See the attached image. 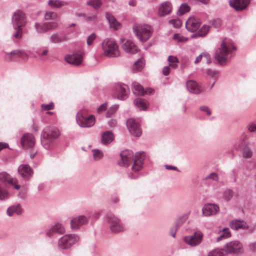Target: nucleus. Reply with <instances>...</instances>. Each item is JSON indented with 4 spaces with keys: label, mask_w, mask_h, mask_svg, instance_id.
<instances>
[{
    "label": "nucleus",
    "mask_w": 256,
    "mask_h": 256,
    "mask_svg": "<svg viewBox=\"0 0 256 256\" xmlns=\"http://www.w3.org/2000/svg\"><path fill=\"white\" fill-rule=\"evenodd\" d=\"M120 156L121 160L118 162V164L120 166H128L134 160L132 172L128 174V177L131 179L138 178L139 176L136 172L142 168L143 162L145 158L144 152L136 153L134 159L133 152L129 150L122 151Z\"/></svg>",
    "instance_id": "f257e3e1"
},
{
    "label": "nucleus",
    "mask_w": 256,
    "mask_h": 256,
    "mask_svg": "<svg viewBox=\"0 0 256 256\" xmlns=\"http://www.w3.org/2000/svg\"><path fill=\"white\" fill-rule=\"evenodd\" d=\"M236 49L232 40L226 38L222 40L220 46L216 50L214 60L218 64L224 66L234 56Z\"/></svg>",
    "instance_id": "f03ea898"
},
{
    "label": "nucleus",
    "mask_w": 256,
    "mask_h": 256,
    "mask_svg": "<svg viewBox=\"0 0 256 256\" xmlns=\"http://www.w3.org/2000/svg\"><path fill=\"white\" fill-rule=\"evenodd\" d=\"M60 135L58 129H51L48 127L45 128L42 131L40 136L41 144L46 150L50 149L53 146L54 140Z\"/></svg>",
    "instance_id": "7ed1b4c3"
},
{
    "label": "nucleus",
    "mask_w": 256,
    "mask_h": 256,
    "mask_svg": "<svg viewBox=\"0 0 256 256\" xmlns=\"http://www.w3.org/2000/svg\"><path fill=\"white\" fill-rule=\"evenodd\" d=\"M102 49L104 56L109 58H116L120 55L118 46L111 38H106L102 44Z\"/></svg>",
    "instance_id": "20e7f679"
},
{
    "label": "nucleus",
    "mask_w": 256,
    "mask_h": 256,
    "mask_svg": "<svg viewBox=\"0 0 256 256\" xmlns=\"http://www.w3.org/2000/svg\"><path fill=\"white\" fill-rule=\"evenodd\" d=\"M105 220L112 233L118 234L124 230V225L120 220L113 214L108 213L105 216Z\"/></svg>",
    "instance_id": "39448f33"
},
{
    "label": "nucleus",
    "mask_w": 256,
    "mask_h": 256,
    "mask_svg": "<svg viewBox=\"0 0 256 256\" xmlns=\"http://www.w3.org/2000/svg\"><path fill=\"white\" fill-rule=\"evenodd\" d=\"M80 236L76 234H66L58 241V247L60 250H68L80 240Z\"/></svg>",
    "instance_id": "423d86ee"
},
{
    "label": "nucleus",
    "mask_w": 256,
    "mask_h": 256,
    "mask_svg": "<svg viewBox=\"0 0 256 256\" xmlns=\"http://www.w3.org/2000/svg\"><path fill=\"white\" fill-rule=\"evenodd\" d=\"M133 31L138 38L142 42H146L151 36V27L147 24H136L133 26Z\"/></svg>",
    "instance_id": "0eeeda50"
},
{
    "label": "nucleus",
    "mask_w": 256,
    "mask_h": 256,
    "mask_svg": "<svg viewBox=\"0 0 256 256\" xmlns=\"http://www.w3.org/2000/svg\"><path fill=\"white\" fill-rule=\"evenodd\" d=\"M76 121L80 127L90 128L94 124L95 118L93 115L87 116L86 112L80 110L76 116Z\"/></svg>",
    "instance_id": "6e6552de"
},
{
    "label": "nucleus",
    "mask_w": 256,
    "mask_h": 256,
    "mask_svg": "<svg viewBox=\"0 0 256 256\" xmlns=\"http://www.w3.org/2000/svg\"><path fill=\"white\" fill-rule=\"evenodd\" d=\"M224 250L228 254H239L242 252V246L240 242L234 240L227 243L224 246Z\"/></svg>",
    "instance_id": "1a4fd4ad"
},
{
    "label": "nucleus",
    "mask_w": 256,
    "mask_h": 256,
    "mask_svg": "<svg viewBox=\"0 0 256 256\" xmlns=\"http://www.w3.org/2000/svg\"><path fill=\"white\" fill-rule=\"evenodd\" d=\"M19 175L25 180H30L32 176L34 171L28 164H22L18 168Z\"/></svg>",
    "instance_id": "9d476101"
},
{
    "label": "nucleus",
    "mask_w": 256,
    "mask_h": 256,
    "mask_svg": "<svg viewBox=\"0 0 256 256\" xmlns=\"http://www.w3.org/2000/svg\"><path fill=\"white\" fill-rule=\"evenodd\" d=\"M203 234L200 231L195 232L192 235L186 236L184 238V241L191 246L198 245L202 240Z\"/></svg>",
    "instance_id": "9b49d317"
},
{
    "label": "nucleus",
    "mask_w": 256,
    "mask_h": 256,
    "mask_svg": "<svg viewBox=\"0 0 256 256\" xmlns=\"http://www.w3.org/2000/svg\"><path fill=\"white\" fill-rule=\"evenodd\" d=\"M127 127L130 133L135 136H140L142 134V130L140 127V124L134 118H129L126 122Z\"/></svg>",
    "instance_id": "f8f14e48"
},
{
    "label": "nucleus",
    "mask_w": 256,
    "mask_h": 256,
    "mask_svg": "<svg viewBox=\"0 0 256 256\" xmlns=\"http://www.w3.org/2000/svg\"><path fill=\"white\" fill-rule=\"evenodd\" d=\"M88 218L84 215H80L72 218L70 220V228L72 230H78L80 226L88 222Z\"/></svg>",
    "instance_id": "ddd939ff"
},
{
    "label": "nucleus",
    "mask_w": 256,
    "mask_h": 256,
    "mask_svg": "<svg viewBox=\"0 0 256 256\" xmlns=\"http://www.w3.org/2000/svg\"><path fill=\"white\" fill-rule=\"evenodd\" d=\"M12 26H23L26 24L25 14L20 10L14 12L12 17Z\"/></svg>",
    "instance_id": "4468645a"
},
{
    "label": "nucleus",
    "mask_w": 256,
    "mask_h": 256,
    "mask_svg": "<svg viewBox=\"0 0 256 256\" xmlns=\"http://www.w3.org/2000/svg\"><path fill=\"white\" fill-rule=\"evenodd\" d=\"M117 97L120 100H124L128 98L130 93L128 86L126 84H118L116 86Z\"/></svg>",
    "instance_id": "2eb2a0df"
},
{
    "label": "nucleus",
    "mask_w": 256,
    "mask_h": 256,
    "mask_svg": "<svg viewBox=\"0 0 256 256\" xmlns=\"http://www.w3.org/2000/svg\"><path fill=\"white\" fill-rule=\"evenodd\" d=\"M64 232L65 228L64 226L58 222L48 228L46 231V236H52L56 234H62Z\"/></svg>",
    "instance_id": "dca6fc26"
},
{
    "label": "nucleus",
    "mask_w": 256,
    "mask_h": 256,
    "mask_svg": "<svg viewBox=\"0 0 256 256\" xmlns=\"http://www.w3.org/2000/svg\"><path fill=\"white\" fill-rule=\"evenodd\" d=\"M200 24V19L195 17H190L186 22V27L188 30L194 32L199 28Z\"/></svg>",
    "instance_id": "f3484780"
},
{
    "label": "nucleus",
    "mask_w": 256,
    "mask_h": 256,
    "mask_svg": "<svg viewBox=\"0 0 256 256\" xmlns=\"http://www.w3.org/2000/svg\"><path fill=\"white\" fill-rule=\"evenodd\" d=\"M219 207L216 204H206L202 209V214L206 216L216 214L219 211Z\"/></svg>",
    "instance_id": "a211bd4d"
},
{
    "label": "nucleus",
    "mask_w": 256,
    "mask_h": 256,
    "mask_svg": "<svg viewBox=\"0 0 256 256\" xmlns=\"http://www.w3.org/2000/svg\"><path fill=\"white\" fill-rule=\"evenodd\" d=\"M250 2V0H230V5L236 11L245 9Z\"/></svg>",
    "instance_id": "6ab92c4d"
},
{
    "label": "nucleus",
    "mask_w": 256,
    "mask_h": 256,
    "mask_svg": "<svg viewBox=\"0 0 256 256\" xmlns=\"http://www.w3.org/2000/svg\"><path fill=\"white\" fill-rule=\"evenodd\" d=\"M0 180L3 182H8V184L14 186L16 190H19L20 188V186L17 184V179L12 178L6 172L0 173Z\"/></svg>",
    "instance_id": "aec40b11"
},
{
    "label": "nucleus",
    "mask_w": 256,
    "mask_h": 256,
    "mask_svg": "<svg viewBox=\"0 0 256 256\" xmlns=\"http://www.w3.org/2000/svg\"><path fill=\"white\" fill-rule=\"evenodd\" d=\"M20 143L24 148H32L35 144L34 136L30 134H26L21 138Z\"/></svg>",
    "instance_id": "412c9836"
},
{
    "label": "nucleus",
    "mask_w": 256,
    "mask_h": 256,
    "mask_svg": "<svg viewBox=\"0 0 256 256\" xmlns=\"http://www.w3.org/2000/svg\"><path fill=\"white\" fill-rule=\"evenodd\" d=\"M172 4L168 1L162 2L159 6L158 14L160 16L168 14L172 11Z\"/></svg>",
    "instance_id": "4be33fe9"
},
{
    "label": "nucleus",
    "mask_w": 256,
    "mask_h": 256,
    "mask_svg": "<svg viewBox=\"0 0 256 256\" xmlns=\"http://www.w3.org/2000/svg\"><path fill=\"white\" fill-rule=\"evenodd\" d=\"M230 226L232 229L234 230H237L238 229L247 230L248 228L246 222L240 219L232 220L230 222Z\"/></svg>",
    "instance_id": "5701e85b"
},
{
    "label": "nucleus",
    "mask_w": 256,
    "mask_h": 256,
    "mask_svg": "<svg viewBox=\"0 0 256 256\" xmlns=\"http://www.w3.org/2000/svg\"><path fill=\"white\" fill-rule=\"evenodd\" d=\"M186 86L188 91L192 94H198L202 92L200 86L194 80H188L186 82Z\"/></svg>",
    "instance_id": "b1692460"
},
{
    "label": "nucleus",
    "mask_w": 256,
    "mask_h": 256,
    "mask_svg": "<svg viewBox=\"0 0 256 256\" xmlns=\"http://www.w3.org/2000/svg\"><path fill=\"white\" fill-rule=\"evenodd\" d=\"M66 62L74 65L80 64L82 60V56L80 54H73L65 58Z\"/></svg>",
    "instance_id": "393cba45"
},
{
    "label": "nucleus",
    "mask_w": 256,
    "mask_h": 256,
    "mask_svg": "<svg viewBox=\"0 0 256 256\" xmlns=\"http://www.w3.org/2000/svg\"><path fill=\"white\" fill-rule=\"evenodd\" d=\"M123 50L126 52L135 54L138 52V48L135 44L130 40H126L122 45Z\"/></svg>",
    "instance_id": "a878e982"
},
{
    "label": "nucleus",
    "mask_w": 256,
    "mask_h": 256,
    "mask_svg": "<svg viewBox=\"0 0 256 256\" xmlns=\"http://www.w3.org/2000/svg\"><path fill=\"white\" fill-rule=\"evenodd\" d=\"M67 40L66 36L58 33H54L50 37V42L52 44H59Z\"/></svg>",
    "instance_id": "bb28decb"
},
{
    "label": "nucleus",
    "mask_w": 256,
    "mask_h": 256,
    "mask_svg": "<svg viewBox=\"0 0 256 256\" xmlns=\"http://www.w3.org/2000/svg\"><path fill=\"white\" fill-rule=\"evenodd\" d=\"M114 140V136L110 131H106L102 134L101 141L103 144L106 145L110 143Z\"/></svg>",
    "instance_id": "cd10ccee"
},
{
    "label": "nucleus",
    "mask_w": 256,
    "mask_h": 256,
    "mask_svg": "<svg viewBox=\"0 0 256 256\" xmlns=\"http://www.w3.org/2000/svg\"><path fill=\"white\" fill-rule=\"evenodd\" d=\"M106 17L111 28H113L115 30L118 29L120 26V24L112 15L108 12H106Z\"/></svg>",
    "instance_id": "c85d7f7f"
},
{
    "label": "nucleus",
    "mask_w": 256,
    "mask_h": 256,
    "mask_svg": "<svg viewBox=\"0 0 256 256\" xmlns=\"http://www.w3.org/2000/svg\"><path fill=\"white\" fill-rule=\"evenodd\" d=\"M7 214L8 216H12L14 213L19 215L22 214V208L20 204L12 206L9 207L6 210Z\"/></svg>",
    "instance_id": "c756f323"
},
{
    "label": "nucleus",
    "mask_w": 256,
    "mask_h": 256,
    "mask_svg": "<svg viewBox=\"0 0 256 256\" xmlns=\"http://www.w3.org/2000/svg\"><path fill=\"white\" fill-rule=\"evenodd\" d=\"M134 103L140 110H144L148 107L147 102L140 98L135 99L134 101Z\"/></svg>",
    "instance_id": "7c9ffc66"
},
{
    "label": "nucleus",
    "mask_w": 256,
    "mask_h": 256,
    "mask_svg": "<svg viewBox=\"0 0 256 256\" xmlns=\"http://www.w3.org/2000/svg\"><path fill=\"white\" fill-rule=\"evenodd\" d=\"M132 86L134 94L140 96L144 95V88L140 84L136 82H134Z\"/></svg>",
    "instance_id": "2f4dec72"
},
{
    "label": "nucleus",
    "mask_w": 256,
    "mask_h": 256,
    "mask_svg": "<svg viewBox=\"0 0 256 256\" xmlns=\"http://www.w3.org/2000/svg\"><path fill=\"white\" fill-rule=\"evenodd\" d=\"M48 4L53 8H59L68 4L66 2L60 0H49Z\"/></svg>",
    "instance_id": "473e14b6"
},
{
    "label": "nucleus",
    "mask_w": 256,
    "mask_h": 256,
    "mask_svg": "<svg viewBox=\"0 0 256 256\" xmlns=\"http://www.w3.org/2000/svg\"><path fill=\"white\" fill-rule=\"evenodd\" d=\"M144 65V60L142 58H140L134 64L132 70L134 72L140 71L142 69Z\"/></svg>",
    "instance_id": "72a5a7b5"
},
{
    "label": "nucleus",
    "mask_w": 256,
    "mask_h": 256,
    "mask_svg": "<svg viewBox=\"0 0 256 256\" xmlns=\"http://www.w3.org/2000/svg\"><path fill=\"white\" fill-rule=\"evenodd\" d=\"M230 236L231 234L228 229V228H224L220 232V236L217 238V241L219 242L222 239L230 238Z\"/></svg>",
    "instance_id": "f704fd0d"
},
{
    "label": "nucleus",
    "mask_w": 256,
    "mask_h": 256,
    "mask_svg": "<svg viewBox=\"0 0 256 256\" xmlns=\"http://www.w3.org/2000/svg\"><path fill=\"white\" fill-rule=\"evenodd\" d=\"M34 28L38 34H42L48 31L46 22L42 24L36 22L34 24Z\"/></svg>",
    "instance_id": "c9c22d12"
},
{
    "label": "nucleus",
    "mask_w": 256,
    "mask_h": 256,
    "mask_svg": "<svg viewBox=\"0 0 256 256\" xmlns=\"http://www.w3.org/2000/svg\"><path fill=\"white\" fill-rule=\"evenodd\" d=\"M190 10V6L186 3L182 4L177 12L178 15H182Z\"/></svg>",
    "instance_id": "e433bc0d"
},
{
    "label": "nucleus",
    "mask_w": 256,
    "mask_h": 256,
    "mask_svg": "<svg viewBox=\"0 0 256 256\" xmlns=\"http://www.w3.org/2000/svg\"><path fill=\"white\" fill-rule=\"evenodd\" d=\"M22 26H18V27L13 26L14 29L15 30L14 32L12 34V38L16 39H20L22 35Z\"/></svg>",
    "instance_id": "4c0bfd02"
},
{
    "label": "nucleus",
    "mask_w": 256,
    "mask_h": 256,
    "mask_svg": "<svg viewBox=\"0 0 256 256\" xmlns=\"http://www.w3.org/2000/svg\"><path fill=\"white\" fill-rule=\"evenodd\" d=\"M210 30V27L206 25H204L199 31L197 32L196 36L200 37L205 36L208 33Z\"/></svg>",
    "instance_id": "58836bf2"
},
{
    "label": "nucleus",
    "mask_w": 256,
    "mask_h": 256,
    "mask_svg": "<svg viewBox=\"0 0 256 256\" xmlns=\"http://www.w3.org/2000/svg\"><path fill=\"white\" fill-rule=\"evenodd\" d=\"M168 60L170 62L169 66H170V67L175 68L178 66V60L176 57L172 56H168Z\"/></svg>",
    "instance_id": "ea45409f"
},
{
    "label": "nucleus",
    "mask_w": 256,
    "mask_h": 256,
    "mask_svg": "<svg viewBox=\"0 0 256 256\" xmlns=\"http://www.w3.org/2000/svg\"><path fill=\"white\" fill-rule=\"evenodd\" d=\"M10 194L7 190L4 189L0 184V200H2L9 198Z\"/></svg>",
    "instance_id": "a19ab883"
},
{
    "label": "nucleus",
    "mask_w": 256,
    "mask_h": 256,
    "mask_svg": "<svg viewBox=\"0 0 256 256\" xmlns=\"http://www.w3.org/2000/svg\"><path fill=\"white\" fill-rule=\"evenodd\" d=\"M224 250L222 249L216 248L208 254V256H225Z\"/></svg>",
    "instance_id": "79ce46f5"
},
{
    "label": "nucleus",
    "mask_w": 256,
    "mask_h": 256,
    "mask_svg": "<svg viewBox=\"0 0 256 256\" xmlns=\"http://www.w3.org/2000/svg\"><path fill=\"white\" fill-rule=\"evenodd\" d=\"M188 214H184L177 220L176 222V226H175L177 228H178L180 226L182 225V224L184 222L188 219Z\"/></svg>",
    "instance_id": "37998d69"
},
{
    "label": "nucleus",
    "mask_w": 256,
    "mask_h": 256,
    "mask_svg": "<svg viewBox=\"0 0 256 256\" xmlns=\"http://www.w3.org/2000/svg\"><path fill=\"white\" fill-rule=\"evenodd\" d=\"M87 4L95 9H98L101 6L102 2L100 0H90L88 2Z\"/></svg>",
    "instance_id": "c03bdc74"
},
{
    "label": "nucleus",
    "mask_w": 256,
    "mask_h": 256,
    "mask_svg": "<svg viewBox=\"0 0 256 256\" xmlns=\"http://www.w3.org/2000/svg\"><path fill=\"white\" fill-rule=\"evenodd\" d=\"M57 17V14L54 12L48 11L44 15V18L46 20H54Z\"/></svg>",
    "instance_id": "a18cd8bd"
},
{
    "label": "nucleus",
    "mask_w": 256,
    "mask_h": 256,
    "mask_svg": "<svg viewBox=\"0 0 256 256\" xmlns=\"http://www.w3.org/2000/svg\"><path fill=\"white\" fill-rule=\"evenodd\" d=\"M6 58L12 60L16 56H18V50H12L10 52H4Z\"/></svg>",
    "instance_id": "49530a36"
},
{
    "label": "nucleus",
    "mask_w": 256,
    "mask_h": 256,
    "mask_svg": "<svg viewBox=\"0 0 256 256\" xmlns=\"http://www.w3.org/2000/svg\"><path fill=\"white\" fill-rule=\"evenodd\" d=\"M233 196V192L231 190H227L223 193V198L226 201H229Z\"/></svg>",
    "instance_id": "de8ad7c7"
},
{
    "label": "nucleus",
    "mask_w": 256,
    "mask_h": 256,
    "mask_svg": "<svg viewBox=\"0 0 256 256\" xmlns=\"http://www.w3.org/2000/svg\"><path fill=\"white\" fill-rule=\"evenodd\" d=\"M118 108V105H113L108 110L106 113V116L108 118H110L112 114L116 111Z\"/></svg>",
    "instance_id": "09e8293b"
},
{
    "label": "nucleus",
    "mask_w": 256,
    "mask_h": 256,
    "mask_svg": "<svg viewBox=\"0 0 256 256\" xmlns=\"http://www.w3.org/2000/svg\"><path fill=\"white\" fill-rule=\"evenodd\" d=\"M206 74L208 76L213 78H216L218 77L219 72L217 70H212L211 69H208L206 70Z\"/></svg>",
    "instance_id": "8fccbe9b"
},
{
    "label": "nucleus",
    "mask_w": 256,
    "mask_h": 256,
    "mask_svg": "<svg viewBox=\"0 0 256 256\" xmlns=\"http://www.w3.org/2000/svg\"><path fill=\"white\" fill-rule=\"evenodd\" d=\"M92 154L94 159L95 160H99L103 156L102 152L98 150H93Z\"/></svg>",
    "instance_id": "3c124183"
},
{
    "label": "nucleus",
    "mask_w": 256,
    "mask_h": 256,
    "mask_svg": "<svg viewBox=\"0 0 256 256\" xmlns=\"http://www.w3.org/2000/svg\"><path fill=\"white\" fill-rule=\"evenodd\" d=\"M168 23L176 28H179L182 24L181 20L179 18L171 20L168 22Z\"/></svg>",
    "instance_id": "603ef678"
},
{
    "label": "nucleus",
    "mask_w": 256,
    "mask_h": 256,
    "mask_svg": "<svg viewBox=\"0 0 256 256\" xmlns=\"http://www.w3.org/2000/svg\"><path fill=\"white\" fill-rule=\"evenodd\" d=\"M173 39L178 42H184L186 41L188 38H185L179 34H176L174 35Z\"/></svg>",
    "instance_id": "864d4df0"
},
{
    "label": "nucleus",
    "mask_w": 256,
    "mask_h": 256,
    "mask_svg": "<svg viewBox=\"0 0 256 256\" xmlns=\"http://www.w3.org/2000/svg\"><path fill=\"white\" fill-rule=\"evenodd\" d=\"M47 30H54L58 27V24L56 22H46Z\"/></svg>",
    "instance_id": "5fc2aeb1"
},
{
    "label": "nucleus",
    "mask_w": 256,
    "mask_h": 256,
    "mask_svg": "<svg viewBox=\"0 0 256 256\" xmlns=\"http://www.w3.org/2000/svg\"><path fill=\"white\" fill-rule=\"evenodd\" d=\"M206 180H212L214 181H218V176L216 173L212 172L206 177Z\"/></svg>",
    "instance_id": "6e6d98bb"
},
{
    "label": "nucleus",
    "mask_w": 256,
    "mask_h": 256,
    "mask_svg": "<svg viewBox=\"0 0 256 256\" xmlns=\"http://www.w3.org/2000/svg\"><path fill=\"white\" fill-rule=\"evenodd\" d=\"M42 110H51L54 108V104L52 102H50L48 104H42L41 106Z\"/></svg>",
    "instance_id": "4d7b16f0"
},
{
    "label": "nucleus",
    "mask_w": 256,
    "mask_h": 256,
    "mask_svg": "<svg viewBox=\"0 0 256 256\" xmlns=\"http://www.w3.org/2000/svg\"><path fill=\"white\" fill-rule=\"evenodd\" d=\"M43 50L41 53L36 52L37 54L40 56V59L41 60H44V56L48 55V50L47 48H43Z\"/></svg>",
    "instance_id": "13d9d810"
},
{
    "label": "nucleus",
    "mask_w": 256,
    "mask_h": 256,
    "mask_svg": "<svg viewBox=\"0 0 256 256\" xmlns=\"http://www.w3.org/2000/svg\"><path fill=\"white\" fill-rule=\"evenodd\" d=\"M247 128L250 132H256V124L253 123L249 124L247 126Z\"/></svg>",
    "instance_id": "bf43d9fd"
},
{
    "label": "nucleus",
    "mask_w": 256,
    "mask_h": 256,
    "mask_svg": "<svg viewBox=\"0 0 256 256\" xmlns=\"http://www.w3.org/2000/svg\"><path fill=\"white\" fill-rule=\"evenodd\" d=\"M96 38V36L94 34H91L87 38L86 42L88 45H91L93 41Z\"/></svg>",
    "instance_id": "052dcab7"
},
{
    "label": "nucleus",
    "mask_w": 256,
    "mask_h": 256,
    "mask_svg": "<svg viewBox=\"0 0 256 256\" xmlns=\"http://www.w3.org/2000/svg\"><path fill=\"white\" fill-rule=\"evenodd\" d=\"M200 110L206 113L208 116H210L211 114V111L209 108L206 106H202L200 108Z\"/></svg>",
    "instance_id": "680f3d73"
},
{
    "label": "nucleus",
    "mask_w": 256,
    "mask_h": 256,
    "mask_svg": "<svg viewBox=\"0 0 256 256\" xmlns=\"http://www.w3.org/2000/svg\"><path fill=\"white\" fill-rule=\"evenodd\" d=\"M18 56L28 58L29 56L24 50H18Z\"/></svg>",
    "instance_id": "e2e57ef3"
},
{
    "label": "nucleus",
    "mask_w": 256,
    "mask_h": 256,
    "mask_svg": "<svg viewBox=\"0 0 256 256\" xmlns=\"http://www.w3.org/2000/svg\"><path fill=\"white\" fill-rule=\"evenodd\" d=\"M203 56L206 60V62L208 64H211V58L210 54L207 52H204Z\"/></svg>",
    "instance_id": "0e129e2a"
},
{
    "label": "nucleus",
    "mask_w": 256,
    "mask_h": 256,
    "mask_svg": "<svg viewBox=\"0 0 256 256\" xmlns=\"http://www.w3.org/2000/svg\"><path fill=\"white\" fill-rule=\"evenodd\" d=\"M26 190L24 188L22 190H21L19 192L18 194V196L19 198L21 199H24L25 198L26 196Z\"/></svg>",
    "instance_id": "69168bd1"
},
{
    "label": "nucleus",
    "mask_w": 256,
    "mask_h": 256,
    "mask_svg": "<svg viewBox=\"0 0 256 256\" xmlns=\"http://www.w3.org/2000/svg\"><path fill=\"white\" fill-rule=\"evenodd\" d=\"M107 108V103H104L101 104L98 108V112L100 113L106 110Z\"/></svg>",
    "instance_id": "338daca9"
},
{
    "label": "nucleus",
    "mask_w": 256,
    "mask_h": 256,
    "mask_svg": "<svg viewBox=\"0 0 256 256\" xmlns=\"http://www.w3.org/2000/svg\"><path fill=\"white\" fill-rule=\"evenodd\" d=\"M85 19L88 22H90V21H94L96 18V14H93L91 16H85Z\"/></svg>",
    "instance_id": "774afa93"
}]
</instances>
